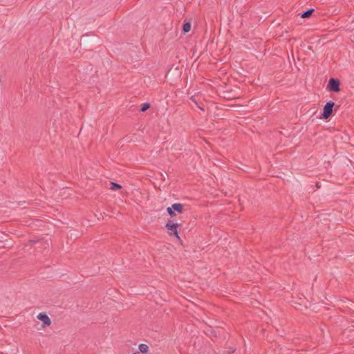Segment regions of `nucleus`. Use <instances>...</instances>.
Listing matches in <instances>:
<instances>
[{"label":"nucleus","instance_id":"nucleus-1","mask_svg":"<svg viewBox=\"0 0 354 354\" xmlns=\"http://www.w3.org/2000/svg\"><path fill=\"white\" fill-rule=\"evenodd\" d=\"M166 228L169 231V235H175L179 241H180V239L178 236L177 228L178 227V223H174L171 221H169L166 224Z\"/></svg>","mask_w":354,"mask_h":354},{"label":"nucleus","instance_id":"nucleus-2","mask_svg":"<svg viewBox=\"0 0 354 354\" xmlns=\"http://www.w3.org/2000/svg\"><path fill=\"white\" fill-rule=\"evenodd\" d=\"M335 104L332 101L328 102L324 107V111L322 113V118L328 119L333 113V108Z\"/></svg>","mask_w":354,"mask_h":354},{"label":"nucleus","instance_id":"nucleus-3","mask_svg":"<svg viewBox=\"0 0 354 354\" xmlns=\"http://www.w3.org/2000/svg\"><path fill=\"white\" fill-rule=\"evenodd\" d=\"M37 319L43 322V328L49 326L51 324V321L49 317L45 313H39L37 315Z\"/></svg>","mask_w":354,"mask_h":354},{"label":"nucleus","instance_id":"nucleus-4","mask_svg":"<svg viewBox=\"0 0 354 354\" xmlns=\"http://www.w3.org/2000/svg\"><path fill=\"white\" fill-rule=\"evenodd\" d=\"M340 84L339 80L331 77L329 79L326 88H339Z\"/></svg>","mask_w":354,"mask_h":354},{"label":"nucleus","instance_id":"nucleus-5","mask_svg":"<svg viewBox=\"0 0 354 354\" xmlns=\"http://www.w3.org/2000/svg\"><path fill=\"white\" fill-rule=\"evenodd\" d=\"M221 92L218 93V95L225 98V99H227V100H230L232 98H233V97L231 95V92H230V90H220Z\"/></svg>","mask_w":354,"mask_h":354},{"label":"nucleus","instance_id":"nucleus-6","mask_svg":"<svg viewBox=\"0 0 354 354\" xmlns=\"http://www.w3.org/2000/svg\"><path fill=\"white\" fill-rule=\"evenodd\" d=\"M314 10H315L313 8L308 9V10L303 12L302 13H301L300 16L301 18H308L312 15Z\"/></svg>","mask_w":354,"mask_h":354},{"label":"nucleus","instance_id":"nucleus-7","mask_svg":"<svg viewBox=\"0 0 354 354\" xmlns=\"http://www.w3.org/2000/svg\"><path fill=\"white\" fill-rule=\"evenodd\" d=\"M191 29V23L189 21H185L183 25L182 30L184 33L189 32Z\"/></svg>","mask_w":354,"mask_h":354},{"label":"nucleus","instance_id":"nucleus-8","mask_svg":"<svg viewBox=\"0 0 354 354\" xmlns=\"http://www.w3.org/2000/svg\"><path fill=\"white\" fill-rule=\"evenodd\" d=\"M171 206L174 210L178 212V213H182L183 211V205L180 203H174Z\"/></svg>","mask_w":354,"mask_h":354},{"label":"nucleus","instance_id":"nucleus-9","mask_svg":"<svg viewBox=\"0 0 354 354\" xmlns=\"http://www.w3.org/2000/svg\"><path fill=\"white\" fill-rule=\"evenodd\" d=\"M139 350L141 353H147L149 350V347L147 344H141L139 345Z\"/></svg>","mask_w":354,"mask_h":354},{"label":"nucleus","instance_id":"nucleus-10","mask_svg":"<svg viewBox=\"0 0 354 354\" xmlns=\"http://www.w3.org/2000/svg\"><path fill=\"white\" fill-rule=\"evenodd\" d=\"M111 187L109 188L111 190H118V189H120L122 188L121 185H120L119 184H117L115 183H113V182H111L110 183Z\"/></svg>","mask_w":354,"mask_h":354},{"label":"nucleus","instance_id":"nucleus-11","mask_svg":"<svg viewBox=\"0 0 354 354\" xmlns=\"http://www.w3.org/2000/svg\"><path fill=\"white\" fill-rule=\"evenodd\" d=\"M167 211L171 217H173L176 215V214L174 213V210L172 208V206L168 207Z\"/></svg>","mask_w":354,"mask_h":354},{"label":"nucleus","instance_id":"nucleus-12","mask_svg":"<svg viewBox=\"0 0 354 354\" xmlns=\"http://www.w3.org/2000/svg\"><path fill=\"white\" fill-rule=\"evenodd\" d=\"M149 107H150L149 103H145L142 104V106L140 111L144 112V111H147Z\"/></svg>","mask_w":354,"mask_h":354},{"label":"nucleus","instance_id":"nucleus-13","mask_svg":"<svg viewBox=\"0 0 354 354\" xmlns=\"http://www.w3.org/2000/svg\"><path fill=\"white\" fill-rule=\"evenodd\" d=\"M191 99H192L194 102H196H196L195 101V99H194V96H192V97H191Z\"/></svg>","mask_w":354,"mask_h":354},{"label":"nucleus","instance_id":"nucleus-14","mask_svg":"<svg viewBox=\"0 0 354 354\" xmlns=\"http://www.w3.org/2000/svg\"><path fill=\"white\" fill-rule=\"evenodd\" d=\"M308 50H313V47H312L311 46H309L308 47Z\"/></svg>","mask_w":354,"mask_h":354},{"label":"nucleus","instance_id":"nucleus-15","mask_svg":"<svg viewBox=\"0 0 354 354\" xmlns=\"http://www.w3.org/2000/svg\"><path fill=\"white\" fill-rule=\"evenodd\" d=\"M333 91H334L337 92V91H339V90L335 89V90H333Z\"/></svg>","mask_w":354,"mask_h":354}]
</instances>
